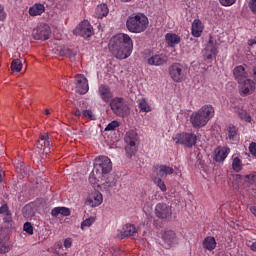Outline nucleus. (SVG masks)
<instances>
[{
  "mask_svg": "<svg viewBox=\"0 0 256 256\" xmlns=\"http://www.w3.org/2000/svg\"><path fill=\"white\" fill-rule=\"evenodd\" d=\"M154 184L157 185V187H159L160 191H162L163 193L167 191V186L165 185V182L163 181V179H161V177H154Z\"/></svg>",
  "mask_w": 256,
  "mask_h": 256,
  "instance_id": "obj_36",
  "label": "nucleus"
},
{
  "mask_svg": "<svg viewBox=\"0 0 256 256\" xmlns=\"http://www.w3.org/2000/svg\"><path fill=\"white\" fill-rule=\"evenodd\" d=\"M255 89V82H253L252 79L247 78L246 80L238 82V91L241 97H249V95H253Z\"/></svg>",
  "mask_w": 256,
  "mask_h": 256,
  "instance_id": "obj_9",
  "label": "nucleus"
},
{
  "mask_svg": "<svg viewBox=\"0 0 256 256\" xmlns=\"http://www.w3.org/2000/svg\"><path fill=\"white\" fill-rule=\"evenodd\" d=\"M23 216L26 217V219H29V217H33V208H31L30 205H26L22 210Z\"/></svg>",
  "mask_w": 256,
  "mask_h": 256,
  "instance_id": "obj_40",
  "label": "nucleus"
},
{
  "mask_svg": "<svg viewBox=\"0 0 256 256\" xmlns=\"http://www.w3.org/2000/svg\"><path fill=\"white\" fill-rule=\"evenodd\" d=\"M107 15H109L107 4H100L96 7L94 12V17H96V19H103V17H107Z\"/></svg>",
  "mask_w": 256,
  "mask_h": 256,
  "instance_id": "obj_29",
  "label": "nucleus"
},
{
  "mask_svg": "<svg viewBox=\"0 0 256 256\" xmlns=\"http://www.w3.org/2000/svg\"><path fill=\"white\" fill-rule=\"evenodd\" d=\"M72 245H73V241L71 240V238H67L64 240V247L66 249H71Z\"/></svg>",
  "mask_w": 256,
  "mask_h": 256,
  "instance_id": "obj_50",
  "label": "nucleus"
},
{
  "mask_svg": "<svg viewBox=\"0 0 256 256\" xmlns=\"http://www.w3.org/2000/svg\"><path fill=\"white\" fill-rule=\"evenodd\" d=\"M74 34L84 39H89L93 35V26H91L89 21L84 20L75 28Z\"/></svg>",
  "mask_w": 256,
  "mask_h": 256,
  "instance_id": "obj_10",
  "label": "nucleus"
},
{
  "mask_svg": "<svg viewBox=\"0 0 256 256\" xmlns=\"http://www.w3.org/2000/svg\"><path fill=\"white\" fill-rule=\"evenodd\" d=\"M82 117H84V119H89V121L97 120V116L95 115V113L89 109L82 110Z\"/></svg>",
  "mask_w": 256,
  "mask_h": 256,
  "instance_id": "obj_35",
  "label": "nucleus"
},
{
  "mask_svg": "<svg viewBox=\"0 0 256 256\" xmlns=\"http://www.w3.org/2000/svg\"><path fill=\"white\" fill-rule=\"evenodd\" d=\"M233 75L237 83H241V81L249 79V74L243 65L236 66L233 70Z\"/></svg>",
  "mask_w": 256,
  "mask_h": 256,
  "instance_id": "obj_20",
  "label": "nucleus"
},
{
  "mask_svg": "<svg viewBox=\"0 0 256 256\" xmlns=\"http://www.w3.org/2000/svg\"><path fill=\"white\" fill-rule=\"evenodd\" d=\"M138 107L140 111H143V113H151V106L149 105V102H147V99L145 98L138 99Z\"/></svg>",
  "mask_w": 256,
  "mask_h": 256,
  "instance_id": "obj_32",
  "label": "nucleus"
},
{
  "mask_svg": "<svg viewBox=\"0 0 256 256\" xmlns=\"http://www.w3.org/2000/svg\"><path fill=\"white\" fill-rule=\"evenodd\" d=\"M110 108L117 117H128L130 113L129 104L124 98L115 97L110 101Z\"/></svg>",
  "mask_w": 256,
  "mask_h": 256,
  "instance_id": "obj_5",
  "label": "nucleus"
},
{
  "mask_svg": "<svg viewBox=\"0 0 256 256\" xmlns=\"http://www.w3.org/2000/svg\"><path fill=\"white\" fill-rule=\"evenodd\" d=\"M51 215L52 217H59V215H61L60 207H55L54 209H52Z\"/></svg>",
  "mask_w": 256,
  "mask_h": 256,
  "instance_id": "obj_49",
  "label": "nucleus"
},
{
  "mask_svg": "<svg viewBox=\"0 0 256 256\" xmlns=\"http://www.w3.org/2000/svg\"><path fill=\"white\" fill-rule=\"evenodd\" d=\"M60 55L63 56H67L70 59H73V57H75V53L73 52V50L69 49V48H63L60 50Z\"/></svg>",
  "mask_w": 256,
  "mask_h": 256,
  "instance_id": "obj_38",
  "label": "nucleus"
},
{
  "mask_svg": "<svg viewBox=\"0 0 256 256\" xmlns=\"http://www.w3.org/2000/svg\"><path fill=\"white\" fill-rule=\"evenodd\" d=\"M213 117H215V108L211 105H204L198 111L191 114L190 123L194 129H201V127H205Z\"/></svg>",
  "mask_w": 256,
  "mask_h": 256,
  "instance_id": "obj_2",
  "label": "nucleus"
},
{
  "mask_svg": "<svg viewBox=\"0 0 256 256\" xmlns=\"http://www.w3.org/2000/svg\"><path fill=\"white\" fill-rule=\"evenodd\" d=\"M73 115H75V117H81V115H83V111L76 109L73 111Z\"/></svg>",
  "mask_w": 256,
  "mask_h": 256,
  "instance_id": "obj_51",
  "label": "nucleus"
},
{
  "mask_svg": "<svg viewBox=\"0 0 256 256\" xmlns=\"http://www.w3.org/2000/svg\"><path fill=\"white\" fill-rule=\"evenodd\" d=\"M103 203V194L99 191H94L86 199L85 205L89 207H99Z\"/></svg>",
  "mask_w": 256,
  "mask_h": 256,
  "instance_id": "obj_17",
  "label": "nucleus"
},
{
  "mask_svg": "<svg viewBox=\"0 0 256 256\" xmlns=\"http://www.w3.org/2000/svg\"><path fill=\"white\" fill-rule=\"evenodd\" d=\"M98 95L103 103H111L113 101V91L105 84L98 87Z\"/></svg>",
  "mask_w": 256,
  "mask_h": 256,
  "instance_id": "obj_15",
  "label": "nucleus"
},
{
  "mask_svg": "<svg viewBox=\"0 0 256 256\" xmlns=\"http://www.w3.org/2000/svg\"><path fill=\"white\" fill-rule=\"evenodd\" d=\"M248 247H250L251 251L256 253V241L252 242L250 245H248Z\"/></svg>",
  "mask_w": 256,
  "mask_h": 256,
  "instance_id": "obj_53",
  "label": "nucleus"
},
{
  "mask_svg": "<svg viewBox=\"0 0 256 256\" xmlns=\"http://www.w3.org/2000/svg\"><path fill=\"white\" fill-rule=\"evenodd\" d=\"M147 63L153 67H161L163 65H167V55L165 54H154L151 57L147 58Z\"/></svg>",
  "mask_w": 256,
  "mask_h": 256,
  "instance_id": "obj_16",
  "label": "nucleus"
},
{
  "mask_svg": "<svg viewBox=\"0 0 256 256\" xmlns=\"http://www.w3.org/2000/svg\"><path fill=\"white\" fill-rule=\"evenodd\" d=\"M248 45L252 47V45H256V39H250L248 40Z\"/></svg>",
  "mask_w": 256,
  "mask_h": 256,
  "instance_id": "obj_54",
  "label": "nucleus"
},
{
  "mask_svg": "<svg viewBox=\"0 0 256 256\" xmlns=\"http://www.w3.org/2000/svg\"><path fill=\"white\" fill-rule=\"evenodd\" d=\"M124 141L126 143L125 151L127 157L131 158L137 153V142L139 141V135L134 130L126 132Z\"/></svg>",
  "mask_w": 256,
  "mask_h": 256,
  "instance_id": "obj_6",
  "label": "nucleus"
},
{
  "mask_svg": "<svg viewBox=\"0 0 256 256\" xmlns=\"http://www.w3.org/2000/svg\"><path fill=\"white\" fill-rule=\"evenodd\" d=\"M245 182L249 183L250 185H254V183H256V176L253 174L246 175Z\"/></svg>",
  "mask_w": 256,
  "mask_h": 256,
  "instance_id": "obj_45",
  "label": "nucleus"
},
{
  "mask_svg": "<svg viewBox=\"0 0 256 256\" xmlns=\"http://www.w3.org/2000/svg\"><path fill=\"white\" fill-rule=\"evenodd\" d=\"M169 75L175 83H181V81H185V77L187 73L185 72V66L181 63H173L169 68Z\"/></svg>",
  "mask_w": 256,
  "mask_h": 256,
  "instance_id": "obj_8",
  "label": "nucleus"
},
{
  "mask_svg": "<svg viewBox=\"0 0 256 256\" xmlns=\"http://www.w3.org/2000/svg\"><path fill=\"white\" fill-rule=\"evenodd\" d=\"M137 235V228L133 224H125L121 230H118L116 237L118 239H125L127 237H135Z\"/></svg>",
  "mask_w": 256,
  "mask_h": 256,
  "instance_id": "obj_14",
  "label": "nucleus"
},
{
  "mask_svg": "<svg viewBox=\"0 0 256 256\" xmlns=\"http://www.w3.org/2000/svg\"><path fill=\"white\" fill-rule=\"evenodd\" d=\"M23 230L28 233V235H33V225L30 222H26L23 226Z\"/></svg>",
  "mask_w": 256,
  "mask_h": 256,
  "instance_id": "obj_44",
  "label": "nucleus"
},
{
  "mask_svg": "<svg viewBox=\"0 0 256 256\" xmlns=\"http://www.w3.org/2000/svg\"><path fill=\"white\" fill-rule=\"evenodd\" d=\"M203 57L207 60L215 59V57H217V47H215L213 42L210 41L207 44L203 52Z\"/></svg>",
  "mask_w": 256,
  "mask_h": 256,
  "instance_id": "obj_23",
  "label": "nucleus"
},
{
  "mask_svg": "<svg viewBox=\"0 0 256 256\" xmlns=\"http://www.w3.org/2000/svg\"><path fill=\"white\" fill-rule=\"evenodd\" d=\"M153 171L157 177H167L168 175H173L175 173V169L167 165H156L154 166Z\"/></svg>",
  "mask_w": 256,
  "mask_h": 256,
  "instance_id": "obj_19",
  "label": "nucleus"
},
{
  "mask_svg": "<svg viewBox=\"0 0 256 256\" xmlns=\"http://www.w3.org/2000/svg\"><path fill=\"white\" fill-rule=\"evenodd\" d=\"M60 215H63V217H69V215H71V210L67 207H60Z\"/></svg>",
  "mask_w": 256,
  "mask_h": 256,
  "instance_id": "obj_47",
  "label": "nucleus"
},
{
  "mask_svg": "<svg viewBox=\"0 0 256 256\" xmlns=\"http://www.w3.org/2000/svg\"><path fill=\"white\" fill-rule=\"evenodd\" d=\"M0 215L5 223L13 222V214L11 213V210H9V206L7 204H3L0 207Z\"/></svg>",
  "mask_w": 256,
  "mask_h": 256,
  "instance_id": "obj_28",
  "label": "nucleus"
},
{
  "mask_svg": "<svg viewBox=\"0 0 256 256\" xmlns=\"http://www.w3.org/2000/svg\"><path fill=\"white\" fill-rule=\"evenodd\" d=\"M235 1L237 0H220V3L223 7H231V5H234Z\"/></svg>",
  "mask_w": 256,
  "mask_h": 256,
  "instance_id": "obj_48",
  "label": "nucleus"
},
{
  "mask_svg": "<svg viewBox=\"0 0 256 256\" xmlns=\"http://www.w3.org/2000/svg\"><path fill=\"white\" fill-rule=\"evenodd\" d=\"M103 177H99L97 175V171H95V169H93L92 173L90 174V177H89V182L92 184V185H96L97 181H99V179H102Z\"/></svg>",
  "mask_w": 256,
  "mask_h": 256,
  "instance_id": "obj_39",
  "label": "nucleus"
},
{
  "mask_svg": "<svg viewBox=\"0 0 256 256\" xmlns=\"http://www.w3.org/2000/svg\"><path fill=\"white\" fill-rule=\"evenodd\" d=\"M203 29H205V26H203V22H201V20L199 19H195L191 27V33L193 37H201Z\"/></svg>",
  "mask_w": 256,
  "mask_h": 256,
  "instance_id": "obj_24",
  "label": "nucleus"
},
{
  "mask_svg": "<svg viewBox=\"0 0 256 256\" xmlns=\"http://www.w3.org/2000/svg\"><path fill=\"white\" fill-rule=\"evenodd\" d=\"M162 238H163L164 243L168 247H172L177 242V237L173 230H168V231L164 232Z\"/></svg>",
  "mask_w": 256,
  "mask_h": 256,
  "instance_id": "obj_26",
  "label": "nucleus"
},
{
  "mask_svg": "<svg viewBox=\"0 0 256 256\" xmlns=\"http://www.w3.org/2000/svg\"><path fill=\"white\" fill-rule=\"evenodd\" d=\"M51 114V112L49 111V109H46L45 110V115H50Z\"/></svg>",
  "mask_w": 256,
  "mask_h": 256,
  "instance_id": "obj_56",
  "label": "nucleus"
},
{
  "mask_svg": "<svg viewBox=\"0 0 256 256\" xmlns=\"http://www.w3.org/2000/svg\"><path fill=\"white\" fill-rule=\"evenodd\" d=\"M5 177V172L0 171V183L3 181V178Z\"/></svg>",
  "mask_w": 256,
  "mask_h": 256,
  "instance_id": "obj_55",
  "label": "nucleus"
},
{
  "mask_svg": "<svg viewBox=\"0 0 256 256\" xmlns=\"http://www.w3.org/2000/svg\"><path fill=\"white\" fill-rule=\"evenodd\" d=\"M76 93L85 95L89 91V81L83 74L75 76Z\"/></svg>",
  "mask_w": 256,
  "mask_h": 256,
  "instance_id": "obj_13",
  "label": "nucleus"
},
{
  "mask_svg": "<svg viewBox=\"0 0 256 256\" xmlns=\"http://www.w3.org/2000/svg\"><path fill=\"white\" fill-rule=\"evenodd\" d=\"M229 153H231V149L229 147L216 148L214 151V161H216L217 163H221V161H225Z\"/></svg>",
  "mask_w": 256,
  "mask_h": 256,
  "instance_id": "obj_21",
  "label": "nucleus"
},
{
  "mask_svg": "<svg viewBox=\"0 0 256 256\" xmlns=\"http://www.w3.org/2000/svg\"><path fill=\"white\" fill-rule=\"evenodd\" d=\"M95 223L93 218H87L81 223V229H85V227H91Z\"/></svg>",
  "mask_w": 256,
  "mask_h": 256,
  "instance_id": "obj_43",
  "label": "nucleus"
},
{
  "mask_svg": "<svg viewBox=\"0 0 256 256\" xmlns=\"http://www.w3.org/2000/svg\"><path fill=\"white\" fill-rule=\"evenodd\" d=\"M149 27V18L143 13L132 14L126 21V28L130 33H145Z\"/></svg>",
  "mask_w": 256,
  "mask_h": 256,
  "instance_id": "obj_3",
  "label": "nucleus"
},
{
  "mask_svg": "<svg viewBox=\"0 0 256 256\" xmlns=\"http://www.w3.org/2000/svg\"><path fill=\"white\" fill-rule=\"evenodd\" d=\"M252 78H253V83L256 86V66L253 67V74H252Z\"/></svg>",
  "mask_w": 256,
  "mask_h": 256,
  "instance_id": "obj_52",
  "label": "nucleus"
},
{
  "mask_svg": "<svg viewBox=\"0 0 256 256\" xmlns=\"http://www.w3.org/2000/svg\"><path fill=\"white\" fill-rule=\"evenodd\" d=\"M117 127H119V121L114 120L106 126L105 131H115Z\"/></svg>",
  "mask_w": 256,
  "mask_h": 256,
  "instance_id": "obj_42",
  "label": "nucleus"
},
{
  "mask_svg": "<svg viewBox=\"0 0 256 256\" xmlns=\"http://www.w3.org/2000/svg\"><path fill=\"white\" fill-rule=\"evenodd\" d=\"M165 40L169 47H175V45H179L181 43V37L173 33H167L165 35Z\"/></svg>",
  "mask_w": 256,
  "mask_h": 256,
  "instance_id": "obj_30",
  "label": "nucleus"
},
{
  "mask_svg": "<svg viewBox=\"0 0 256 256\" xmlns=\"http://www.w3.org/2000/svg\"><path fill=\"white\" fill-rule=\"evenodd\" d=\"M7 19V12H5V6L0 4V21H5Z\"/></svg>",
  "mask_w": 256,
  "mask_h": 256,
  "instance_id": "obj_46",
  "label": "nucleus"
},
{
  "mask_svg": "<svg viewBox=\"0 0 256 256\" xmlns=\"http://www.w3.org/2000/svg\"><path fill=\"white\" fill-rule=\"evenodd\" d=\"M11 251V242H9V235L0 233V253L5 254Z\"/></svg>",
  "mask_w": 256,
  "mask_h": 256,
  "instance_id": "obj_22",
  "label": "nucleus"
},
{
  "mask_svg": "<svg viewBox=\"0 0 256 256\" xmlns=\"http://www.w3.org/2000/svg\"><path fill=\"white\" fill-rule=\"evenodd\" d=\"M36 147L47 155V153H49L51 150V140H49V134L45 133L40 135V139L36 143Z\"/></svg>",
  "mask_w": 256,
  "mask_h": 256,
  "instance_id": "obj_18",
  "label": "nucleus"
},
{
  "mask_svg": "<svg viewBox=\"0 0 256 256\" xmlns=\"http://www.w3.org/2000/svg\"><path fill=\"white\" fill-rule=\"evenodd\" d=\"M113 169V164L111 159L107 156H99L94 160V171L98 177H105V175H109Z\"/></svg>",
  "mask_w": 256,
  "mask_h": 256,
  "instance_id": "obj_4",
  "label": "nucleus"
},
{
  "mask_svg": "<svg viewBox=\"0 0 256 256\" xmlns=\"http://www.w3.org/2000/svg\"><path fill=\"white\" fill-rule=\"evenodd\" d=\"M155 215L158 219H171L173 210L169 204L158 203L155 207Z\"/></svg>",
  "mask_w": 256,
  "mask_h": 256,
  "instance_id": "obj_12",
  "label": "nucleus"
},
{
  "mask_svg": "<svg viewBox=\"0 0 256 256\" xmlns=\"http://www.w3.org/2000/svg\"><path fill=\"white\" fill-rule=\"evenodd\" d=\"M176 145H184L185 147H195L197 145V135L194 133H180L173 137Z\"/></svg>",
  "mask_w": 256,
  "mask_h": 256,
  "instance_id": "obj_7",
  "label": "nucleus"
},
{
  "mask_svg": "<svg viewBox=\"0 0 256 256\" xmlns=\"http://www.w3.org/2000/svg\"><path fill=\"white\" fill-rule=\"evenodd\" d=\"M202 247L206 251H215V249L217 248V240H215V237L213 236H207L202 241Z\"/></svg>",
  "mask_w": 256,
  "mask_h": 256,
  "instance_id": "obj_25",
  "label": "nucleus"
},
{
  "mask_svg": "<svg viewBox=\"0 0 256 256\" xmlns=\"http://www.w3.org/2000/svg\"><path fill=\"white\" fill-rule=\"evenodd\" d=\"M234 113L238 115L241 121H245L246 123H251L252 121L251 115H249V113H247V110L243 109V107L235 106Z\"/></svg>",
  "mask_w": 256,
  "mask_h": 256,
  "instance_id": "obj_27",
  "label": "nucleus"
},
{
  "mask_svg": "<svg viewBox=\"0 0 256 256\" xmlns=\"http://www.w3.org/2000/svg\"><path fill=\"white\" fill-rule=\"evenodd\" d=\"M123 3H130V1H133V0H121Z\"/></svg>",
  "mask_w": 256,
  "mask_h": 256,
  "instance_id": "obj_57",
  "label": "nucleus"
},
{
  "mask_svg": "<svg viewBox=\"0 0 256 256\" xmlns=\"http://www.w3.org/2000/svg\"><path fill=\"white\" fill-rule=\"evenodd\" d=\"M115 187V181H106L101 185V189H105L108 193H111V191Z\"/></svg>",
  "mask_w": 256,
  "mask_h": 256,
  "instance_id": "obj_37",
  "label": "nucleus"
},
{
  "mask_svg": "<svg viewBox=\"0 0 256 256\" xmlns=\"http://www.w3.org/2000/svg\"><path fill=\"white\" fill-rule=\"evenodd\" d=\"M109 51L116 59H127L133 53V40L129 34L120 33L113 36L109 42Z\"/></svg>",
  "mask_w": 256,
  "mask_h": 256,
  "instance_id": "obj_1",
  "label": "nucleus"
},
{
  "mask_svg": "<svg viewBox=\"0 0 256 256\" xmlns=\"http://www.w3.org/2000/svg\"><path fill=\"white\" fill-rule=\"evenodd\" d=\"M236 177H237V179H241V175H239V174L236 175Z\"/></svg>",
  "mask_w": 256,
  "mask_h": 256,
  "instance_id": "obj_58",
  "label": "nucleus"
},
{
  "mask_svg": "<svg viewBox=\"0 0 256 256\" xmlns=\"http://www.w3.org/2000/svg\"><path fill=\"white\" fill-rule=\"evenodd\" d=\"M228 137L229 139H235L237 137V128L233 125L228 127Z\"/></svg>",
  "mask_w": 256,
  "mask_h": 256,
  "instance_id": "obj_41",
  "label": "nucleus"
},
{
  "mask_svg": "<svg viewBox=\"0 0 256 256\" xmlns=\"http://www.w3.org/2000/svg\"><path fill=\"white\" fill-rule=\"evenodd\" d=\"M43 13H45V6L43 4H34L29 8V15L31 17H37L43 15Z\"/></svg>",
  "mask_w": 256,
  "mask_h": 256,
  "instance_id": "obj_31",
  "label": "nucleus"
},
{
  "mask_svg": "<svg viewBox=\"0 0 256 256\" xmlns=\"http://www.w3.org/2000/svg\"><path fill=\"white\" fill-rule=\"evenodd\" d=\"M11 69L16 73H20L21 69H23V62L21 61V59H14L11 63Z\"/></svg>",
  "mask_w": 256,
  "mask_h": 256,
  "instance_id": "obj_33",
  "label": "nucleus"
},
{
  "mask_svg": "<svg viewBox=\"0 0 256 256\" xmlns=\"http://www.w3.org/2000/svg\"><path fill=\"white\" fill-rule=\"evenodd\" d=\"M232 169L236 173H239L241 169H243V162L239 159V157H235L232 161Z\"/></svg>",
  "mask_w": 256,
  "mask_h": 256,
  "instance_id": "obj_34",
  "label": "nucleus"
},
{
  "mask_svg": "<svg viewBox=\"0 0 256 256\" xmlns=\"http://www.w3.org/2000/svg\"><path fill=\"white\" fill-rule=\"evenodd\" d=\"M32 35L37 41H47L51 35V28L47 24H40L33 30Z\"/></svg>",
  "mask_w": 256,
  "mask_h": 256,
  "instance_id": "obj_11",
  "label": "nucleus"
}]
</instances>
